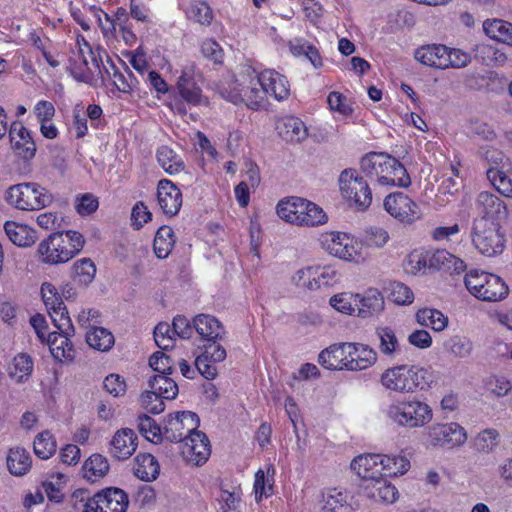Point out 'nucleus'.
<instances>
[{
  "instance_id": "nucleus-49",
  "label": "nucleus",
  "mask_w": 512,
  "mask_h": 512,
  "mask_svg": "<svg viewBox=\"0 0 512 512\" xmlns=\"http://www.w3.org/2000/svg\"><path fill=\"white\" fill-rule=\"evenodd\" d=\"M242 489L239 484H221L218 502L221 509L226 511H235L241 504Z\"/></svg>"
},
{
  "instance_id": "nucleus-30",
  "label": "nucleus",
  "mask_w": 512,
  "mask_h": 512,
  "mask_svg": "<svg viewBox=\"0 0 512 512\" xmlns=\"http://www.w3.org/2000/svg\"><path fill=\"white\" fill-rule=\"evenodd\" d=\"M353 496L343 488H327L322 492V512H352Z\"/></svg>"
},
{
  "instance_id": "nucleus-53",
  "label": "nucleus",
  "mask_w": 512,
  "mask_h": 512,
  "mask_svg": "<svg viewBox=\"0 0 512 512\" xmlns=\"http://www.w3.org/2000/svg\"><path fill=\"white\" fill-rule=\"evenodd\" d=\"M175 236L171 227L161 226L155 235L153 248L159 259L167 258L175 244Z\"/></svg>"
},
{
  "instance_id": "nucleus-25",
  "label": "nucleus",
  "mask_w": 512,
  "mask_h": 512,
  "mask_svg": "<svg viewBox=\"0 0 512 512\" xmlns=\"http://www.w3.org/2000/svg\"><path fill=\"white\" fill-rule=\"evenodd\" d=\"M362 488L364 495L375 503L390 505L399 498L396 486L384 477L363 483Z\"/></svg>"
},
{
  "instance_id": "nucleus-62",
  "label": "nucleus",
  "mask_w": 512,
  "mask_h": 512,
  "mask_svg": "<svg viewBox=\"0 0 512 512\" xmlns=\"http://www.w3.org/2000/svg\"><path fill=\"white\" fill-rule=\"evenodd\" d=\"M47 311L54 326L59 331L68 335H74V326L64 304L59 305V308L55 306L53 309H47Z\"/></svg>"
},
{
  "instance_id": "nucleus-61",
  "label": "nucleus",
  "mask_w": 512,
  "mask_h": 512,
  "mask_svg": "<svg viewBox=\"0 0 512 512\" xmlns=\"http://www.w3.org/2000/svg\"><path fill=\"white\" fill-rule=\"evenodd\" d=\"M388 298L400 306H408L414 301V293L405 284L401 282H392L387 288Z\"/></svg>"
},
{
  "instance_id": "nucleus-52",
  "label": "nucleus",
  "mask_w": 512,
  "mask_h": 512,
  "mask_svg": "<svg viewBox=\"0 0 512 512\" xmlns=\"http://www.w3.org/2000/svg\"><path fill=\"white\" fill-rule=\"evenodd\" d=\"M32 371V358L25 353H20L15 356L8 367L9 376L19 383L27 381Z\"/></svg>"
},
{
  "instance_id": "nucleus-54",
  "label": "nucleus",
  "mask_w": 512,
  "mask_h": 512,
  "mask_svg": "<svg viewBox=\"0 0 512 512\" xmlns=\"http://www.w3.org/2000/svg\"><path fill=\"white\" fill-rule=\"evenodd\" d=\"M186 17L200 25L208 26L213 20V11L204 1L193 0L185 7Z\"/></svg>"
},
{
  "instance_id": "nucleus-7",
  "label": "nucleus",
  "mask_w": 512,
  "mask_h": 512,
  "mask_svg": "<svg viewBox=\"0 0 512 512\" xmlns=\"http://www.w3.org/2000/svg\"><path fill=\"white\" fill-rule=\"evenodd\" d=\"M464 284L472 296L484 302L502 301L509 294V287L500 276L480 269L469 270Z\"/></svg>"
},
{
  "instance_id": "nucleus-42",
  "label": "nucleus",
  "mask_w": 512,
  "mask_h": 512,
  "mask_svg": "<svg viewBox=\"0 0 512 512\" xmlns=\"http://www.w3.org/2000/svg\"><path fill=\"white\" fill-rule=\"evenodd\" d=\"M317 291L333 287L341 282L342 275L335 264H313Z\"/></svg>"
},
{
  "instance_id": "nucleus-45",
  "label": "nucleus",
  "mask_w": 512,
  "mask_h": 512,
  "mask_svg": "<svg viewBox=\"0 0 512 512\" xmlns=\"http://www.w3.org/2000/svg\"><path fill=\"white\" fill-rule=\"evenodd\" d=\"M383 477H399L406 474L410 467V460L403 454H381Z\"/></svg>"
},
{
  "instance_id": "nucleus-60",
  "label": "nucleus",
  "mask_w": 512,
  "mask_h": 512,
  "mask_svg": "<svg viewBox=\"0 0 512 512\" xmlns=\"http://www.w3.org/2000/svg\"><path fill=\"white\" fill-rule=\"evenodd\" d=\"M138 429L143 437L152 443H159L164 439L163 428L150 416L140 415L138 417Z\"/></svg>"
},
{
  "instance_id": "nucleus-63",
  "label": "nucleus",
  "mask_w": 512,
  "mask_h": 512,
  "mask_svg": "<svg viewBox=\"0 0 512 512\" xmlns=\"http://www.w3.org/2000/svg\"><path fill=\"white\" fill-rule=\"evenodd\" d=\"M96 267L89 258L77 260L73 265V278L80 284L87 285L95 277Z\"/></svg>"
},
{
  "instance_id": "nucleus-13",
  "label": "nucleus",
  "mask_w": 512,
  "mask_h": 512,
  "mask_svg": "<svg viewBox=\"0 0 512 512\" xmlns=\"http://www.w3.org/2000/svg\"><path fill=\"white\" fill-rule=\"evenodd\" d=\"M99 62L100 59H98L84 36L77 35L67 66L73 78L84 83L91 82L93 76L92 69H99Z\"/></svg>"
},
{
  "instance_id": "nucleus-44",
  "label": "nucleus",
  "mask_w": 512,
  "mask_h": 512,
  "mask_svg": "<svg viewBox=\"0 0 512 512\" xmlns=\"http://www.w3.org/2000/svg\"><path fill=\"white\" fill-rule=\"evenodd\" d=\"M6 462L9 472L17 477L25 475L31 469L32 465L29 452L20 447L9 450Z\"/></svg>"
},
{
  "instance_id": "nucleus-2",
  "label": "nucleus",
  "mask_w": 512,
  "mask_h": 512,
  "mask_svg": "<svg viewBox=\"0 0 512 512\" xmlns=\"http://www.w3.org/2000/svg\"><path fill=\"white\" fill-rule=\"evenodd\" d=\"M321 249L329 256L355 266H364L371 260L368 247L354 235L330 230L321 232L318 236Z\"/></svg>"
},
{
  "instance_id": "nucleus-28",
  "label": "nucleus",
  "mask_w": 512,
  "mask_h": 512,
  "mask_svg": "<svg viewBox=\"0 0 512 512\" xmlns=\"http://www.w3.org/2000/svg\"><path fill=\"white\" fill-rule=\"evenodd\" d=\"M378 361V353L365 343L350 342V356L348 357V371L360 372L373 367Z\"/></svg>"
},
{
  "instance_id": "nucleus-58",
  "label": "nucleus",
  "mask_w": 512,
  "mask_h": 512,
  "mask_svg": "<svg viewBox=\"0 0 512 512\" xmlns=\"http://www.w3.org/2000/svg\"><path fill=\"white\" fill-rule=\"evenodd\" d=\"M168 375H155L149 380V387L155 389L158 395H162L166 400H172L178 395V386Z\"/></svg>"
},
{
  "instance_id": "nucleus-43",
  "label": "nucleus",
  "mask_w": 512,
  "mask_h": 512,
  "mask_svg": "<svg viewBox=\"0 0 512 512\" xmlns=\"http://www.w3.org/2000/svg\"><path fill=\"white\" fill-rule=\"evenodd\" d=\"M109 462L101 454H92L82 465V476L89 482H96L109 471Z\"/></svg>"
},
{
  "instance_id": "nucleus-46",
  "label": "nucleus",
  "mask_w": 512,
  "mask_h": 512,
  "mask_svg": "<svg viewBox=\"0 0 512 512\" xmlns=\"http://www.w3.org/2000/svg\"><path fill=\"white\" fill-rule=\"evenodd\" d=\"M299 217V226L301 227H317L328 222V216L325 211L317 204L304 199Z\"/></svg>"
},
{
  "instance_id": "nucleus-47",
  "label": "nucleus",
  "mask_w": 512,
  "mask_h": 512,
  "mask_svg": "<svg viewBox=\"0 0 512 512\" xmlns=\"http://www.w3.org/2000/svg\"><path fill=\"white\" fill-rule=\"evenodd\" d=\"M99 493L105 512H126L129 501L123 490L107 488Z\"/></svg>"
},
{
  "instance_id": "nucleus-39",
  "label": "nucleus",
  "mask_w": 512,
  "mask_h": 512,
  "mask_svg": "<svg viewBox=\"0 0 512 512\" xmlns=\"http://www.w3.org/2000/svg\"><path fill=\"white\" fill-rule=\"evenodd\" d=\"M416 322L423 327L432 329L434 332L444 331L449 324V319L440 310L435 308H421L415 314Z\"/></svg>"
},
{
  "instance_id": "nucleus-35",
  "label": "nucleus",
  "mask_w": 512,
  "mask_h": 512,
  "mask_svg": "<svg viewBox=\"0 0 512 512\" xmlns=\"http://www.w3.org/2000/svg\"><path fill=\"white\" fill-rule=\"evenodd\" d=\"M4 230L9 240L19 247L32 246L37 240V232L26 224L7 221Z\"/></svg>"
},
{
  "instance_id": "nucleus-38",
  "label": "nucleus",
  "mask_w": 512,
  "mask_h": 512,
  "mask_svg": "<svg viewBox=\"0 0 512 512\" xmlns=\"http://www.w3.org/2000/svg\"><path fill=\"white\" fill-rule=\"evenodd\" d=\"M303 205L304 198L297 196L285 197L277 203L276 214L284 222L299 226V217Z\"/></svg>"
},
{
  "instance_id": "nucleus-15",
  "label": "nucleus",
  "mask_w": 512,
  "mask_h": 512,
  "mask_svg": "<svg viewBox=\"0 0 512 512\" xmlns=\"http://www.w3.org/2000/svg\"><path fill=\"white\" fill-rule=\"evenodd\" d=\"M199 426L197 414L191 411H182L169 414L164 421V439L170 442H181L186 435L195 432Z\"/></svg>"
},
{
  "instance_id": "nucleus-11",
  "label": "nucleus",
  "mask_w": 512,
  "mask_h": 512,
  "mask_svg": "<svg viewBox=\"0 0 512 512\" xmlns=\"http://www.w3.org/2000/svg\"><path fill=\"white\" fill-rule=\"evenodd\" d=\"M341 196L351 208L364 211L372 203V192L367 181L357 170L349 168L341 172L339 179Z\"/></svg>"
},
{
  "instance_id": "nucleus-57",
  "label": "nucleus",
  "mask_w": 512,
  "mask_h": 512,
  "mask_svg": "<svg viewBox=\"0 0 512 512\" xmlns=\"http://www.w3.org/2000/svg\"><path fill=\"white\" fill-rule=\"evenodd\" d=\"M475 55L484 64L489 66L503 65L507 60V56L502 50L486 43L476 46Z\"/></svg>"
},
{
  "instance_id": "nucleus-16",
  "label": "nucleus",
  "mask_w": 512,
  "mask_h": 512,
  "mask_svg": "<svg viewBox=\"0 0 512 512\" xmlns=\"http://www.w3.org/2000/svg\"><path fill=\"white\" fill-rule=\"evenodd\" d=\"M477 216L473 221L484 220L490 224H502L508 217V209L504 201L495 194L482 191L475 200Z\"/></svg>"
},
{
  "instance_id": "nucleus-41",
  "label": "nucleus",
  "mask_w": 512,
  "mask_h": 512,
  "mask_svg": "<svg viewBox=\"0 0 512 512\" xmlns=\"http://www.w3.org/2000/svg\"><path fill=\"white\" fill-rule=\"evenodd\" d=\"M485 34L492 40L512 46V23L502 19H487L483 22Z\"/></svg>"
},
{
  "instance_id": "nucleus-32",
  "label": "nucleus",
  "mask_w": 512,
  "mask_h": 512,
  "mask_svg": "<svg viewBox=\"0 0 512 512\" xmlns=\"http://www.w3.org/2000/svg\"><path fill=\"white\" fill-rule=\"evenodd\" d=\"M446 45L429 44L417 48L414 58L424 66L444 70Z\"/></svg>"
},
{
  "instance_id": "nucleus-3",
  "label": "nucleus",
  "mask_w": 512,
  "mask_h": 512,
  "mask_svg": "<svg viewBox=\"0 0 512 512\" xmlns=\"http://www.w3.org/2000/svg\"><path fill=\"white\" fill-rule=\"evenodd\" d=\"M360 168L381 186L407 187L411 183L406 168L386 153L366 154L360 161Z\"/></svg>"
},
{
  "instance_id": "nucleus-24",
  "label": "nucleus",
  "mask_w": 512,
  "mask_h": 512,
  "mask_svg": "<svg viewBox=\"0 0 512 512\" xmlns=\"http://www.w3.org/2000/svg\"><path fill=\"white\" fill-rule=\"evenodd\" d=\"M138 447V436L130 428L118 429L109 443V453L118 460L130 458Z\"/></svg>"
},
{
  "instance_id": "nucleus-23",
  "label": "nucleus",
  "mask_w": 512,
  "mask_h": 512,
  "mask_svg": "<svg viewBox=\"0 0 512 512\" xmlns=\"http://www.w3.org/2000/svg\"><path fill=\"white\" fill-rule=\"evenodd\" d=\"M378 352L387 359L394 360L404 352V344L395 328L389 325L376 327Z\"/></svg>"
},
{
  "instance_id": "nucleus-21",
  "label": "nucleus",
  "mask_w": 512,
  "mask_h": 512,
  "mask_svg": "<svg viewBox=\"0 0 512 512\" xmlns=\"http://www.w3.org/2000/svg\"><path fill=\"white\" fill-rule=\"evenodd\" d=\"M357 317L368 319L380 316L386 307L382 292L376 287H368L362 293H356Z\"/></svg>"
},
{
  "instance_id": "nucleus-33",
  "label": "nucleus",
  "mask_w": 512,
  "mask_h": 512,
  "mask_svg": "<svg viewBox=\"0 0 512 512\" xmlns=\"http://www.w3.org/2000/svg\"><path fill=\"white\" fill-rule=\"evenodd\" d=\"M275 468L268 464L257 470L254 476L253 491L255 501L262 502L263 499L271 497L274 493Z\"/></svg>"
},
{
  "instance_id": "nucleus-34",
  "label": "nucleus",
  "mask_w": 512,
  "mask_h": 512,
  "mask_svg": "<svg viewBox=\"0 0 512 512\" xmlns=\"http://www.w3.org/2000/svg\"><path fill=\"white\" fill-rule=\"evenodd\" d=\"M193 328L201 336V338L216 343L217 339H221L225 333L222 324L214 316L207 314L197 315L193 319Z\"/></svg>"
},
{
  "instance_id": "nucleus-37",
  "label": "nucleus",
  "mask_w": 512,
  "mask_h": 512,
  "mask_svg": "<svg viewBox=\"0 0 512 512\" xmlns=\"http://www.w3.org/2000/svg\"><path fill=\"white\" fill-rule=\"evenodd\" d=\"M133 472L137 478L150 482L159 476L160 465L152 454L141 453L134 459Z\"/></svg>"
},
{
  "instance_id": "nucleus-56",
  "label": "nucleus",
  "mask_w": 512,
  "mask_h": 512,
  "mask_svg": "<svg viewBox=\"0 0 512 512\" xmlns=\"http://www.w3.org/2000/svg\"><path fill=\"white\" fill-rule=\"evenodd\" d=\"M356 293L340 292L329 299V305L337 312L347 316H357Z\"/></svg>"
},
{
  "instance_id": "nucleus-4",
  "label": "nucleus",
  "mask_w": 512,
  "mask_h": 512,
  "mask_svg": "<svg viewBox=\"0 0 512 512\" xmlns=\"http://www.w3.org/2000/svg\"><path fill=\"white\" fill-rule=\"evenodd\" d=\"M384 413L392 424L406 429L424 428L434 417L432 407L415 397L392 401Z\"/></svg>"
},
{
  "instance_id": "nucleus-9",
  "label": "nucleus",
  "mask_w": 512,
  "mask_h": 512,
  "mask_svg": "<svg viewBox=\"0 0 512 512\" xmlns=\"http://www.w3.org/2000/svg\"><path fill=\"white\" fill-rule=\"evenodd\" d=\"M194 67L187 66L182 70L176 83L175 93H170L167 106L181 116L187 114V105H206L207 99L202 95L201 88L193 79Z\"/></svg>"
},
{
  "instance_id": "nucleus-40",
  "label": "nucleus",
  "mask_w": 512,
  "mask_h": 512,
  "mask_svg": "<svg viewBox=\"0 0 512 512\" xmlns=\"http://www.w3.org/2000/svg\"><path fill=\"white\" fill-rule=\"evenodd\" d=\"M279 135L286 141L300 142L307 137L304 122L293 116L284 117L277 126Z\"/></svg>"
},
{
  "instance_id": "nucleus-64",
  "label": "nucleus",
  "mask_w": 512,
  "mask_h": 512,
  "mask_svg": "<svg viewBox=\"0 0 512 512\" xmlns=\"http://www.w3.org/2000/svg\"><path fill=\"white\" fill-rule=\"evenodd\" d=\"M327 103L332 112L338 113L343 118H348L353 114V107L349 99L337 91L328 94Z\"/></svg>"
},
{
  "instance_id": "nucleus-18",
  "label": "nucleus",
  "mask_w": 512,
  "mask_h": 512,
  "mask_svg": "<svg viewBox=\"0 0 512 512\" xmlns=\"http://www.w3.org/2000/svg\"><path fill=\"white\" fill-rule=\"evenodd\" d=\"M181 443V455L186 462L195 466L206 463L211 449L209 439L203 432L196 430L186 435Z\"/></svg>"
},
{
  "instance_id": "nucleus-36",
  "label": "nucleus",
  "mask_w": 512,
  "mask_h": 512,
  "mask_svg": "<svg viewBox=\"0 0 512 512\" xmlns=\"http://www.w3.org/2000/svg\"><path fill=\"white\" fill-rule=\"evenodd\" d=\"M429 267L450 273H460L465 270V262L447 250H436L429 255Z\"/></svg>"
},
{
  "instance_id": "nucleus-55",
  "label": "nucleus",
  "mask_w": 512,
  "mask_h": 512,
  "mask_svg": "<svg viewBox=\"0 0 512 512\" xmlns=\"http://www.w3.org/2000/svg\"><path fill=\"white\" fill-rule=\"evenodd\" d=\"M159 165L169 174H177L184 169L182 158L168 146H162L157 150Z\"/></svg>"
},
{
  "instance_id": "nucleus-22",
  "label": "nucleus",
  "mask_w": 512,
  "mask_h": 512,
  "mask_svg": "<svg viewBox=\"0 0 512 512\" xmlns=\"http://www.w3.org/2000/svg\"><path fill=\"white\" fill-rule=\"evenodd\" d=\"M226 350L218 343H209L205 345L204 351L195 359V366L198 372L206 379L212 380L217 374V363L225 360Z\"/></svg>"
},
{
  "instance_id": "nucleus-50",
  "label": "nucleus",
  "mask_w": 512,
  "mask_h": 512,
  "mask_svg": "<svg viewBox=\"0 0 512 512\" xmlns=\"http://www.w3.org/2000/svg\"><path fill=\"white\" fill-rule=\"evenodd\" d=\"M87 344L98 351H108L114 345L115 339L113 334L106 328L92 326L86 333Z\"/></svg>"
},
{
  "instance_id": "nucleus-27",
  "label": "nucleus",
  "mask_w": 512,
  "mask_h": 512,
  "mask_svg": "<svg viewBox=\"0 0 512 512\" xmlns=\"http://www.w3.org/2000/svg\"><path fill=\"white\" fill-rule=\"evenodd\" d=\"M349 356L350 342L335 343L320 352L318 362L329 370L348 371Z\"/></svg>"
},
{
  "instance_id": "nucleus-51",
  "label": "nucleus",
  "mask_w": 512,
  "mask_h": 512,
  "mask_svg": "<svg viewBox=\"0 0 512 512\" xmlns=\"http://www.w3.org/2000/svg\"><path fill=\"white\" fill-rule=\"evenodd\" d=\"M68 481V476L59 471H52L49 473L46 481L43 482L42 487L48 499L55 503H60L63 500L62 490Z\"/></svg>"
},
{
  "instance_id": "nucleus-5",
  "label": "nucleus",
  "mask_w": 512,
  "mask_h": 512,
  "mask_svg": "<svg viewBox=\"0 0 512 512\" xmlns=\"http://www.w3.org/2000/svg\"><path fill=\"white\" fill-rule=\"evenodd\" d=\"M84 236L74 230L52 233L37 248L40 260L49 265L66 263L84 247Z\"/></svg>"
},
{
  "instance_id": "nucleus-1",
  "label": "nucleus",
  "mask_w": 512,
  "mask_h": 512,
  "mask_svg": "<svg viewBox=\"0 0 512 512\" xmlns=\"http://www.w3.org/2000/svg\"><path fill=\"white\" fill-rule=\"evenodd\" d=\"M381 387L400 395L427 392L436 384L434 371L419 363H400L387 367L379 376Z\"/></svg>"
},
{
  "instance_id": "nucleus-20",
  "label": "nucleus",
  "mask_w": 512,
  "mask_h": 512,
  "mask_svg": "<svg viewBox=\"0 0 512 512\" xmlns=\"http://www.w3.org/2000/svg\"><path fill=\"white\" fill-rule=\"evenodd\" d=\"M11 149L21 159L28 161L36 154V143L31 131L20 121H13L8 130Z\"/></svg>"
},
{
  "instance_id": "nucleus-59",
  "label": "nucleus",
  "mask_w": 512,
  "mask_h": 512,
  "mask_svg": "<svg viewBox=\"0 0 512 512\" xmlns=\"http://www.w3.org/2000/svg\"><path fill=\"white\" fill-rule=\"evenodd\" d=\"M56 447V441L49 431L39 433L34 439V453L41 459H49L56 452Z\"/></svg>"
},
{
  "instance_id": "nucleus-10",
  "label": "nucleus",
  "mask_w": 512,
  "mask_h": 512,
  "mask_svg": "<svg viewBox=\"0 0 512 512\" xmlns=\"http://www.w3.org/2000/svg\"><path fill=\"white\" fill-rule=\"evenodd\" d=\"M466 429L457 422H439L429 426L423 433V445L427 449H456L465 445Z\"/></svg>"
},
{
  "instance_id": "nucleus-12",
  "label": "nucleus",
  "mask_w": 512,
  "mask_h": 512,
  "mask_svg": "<svg viewBox=\"0 0 512 512\" xmlns=\"http://www.w3.org/2000/svg\"><path fill=\"white\" fill-rule=\"evenodd\" d=\"M471 237L477 251L487 257L500 255L506 246V235L500 223L473 221Z\"/></svg>"
},
{
  "instance_id": "nucleus-31",
  "label": "nucleus",
  "mask_w": 512,
  "mask_h": 512,
  "mask_svg": "<svg viewBox=\"0 0 512 512\" xmlns=\"http://www.w3.org/2000/svg\"><path fill=\"white\" fill-rule=\"evenodd\" d=\"M72 335L51 332L47 335L46 343L53 358L59 362H70L74 359L75 351L70 340Z\"/></svg>"
},
{
  "instance_id": "nucleus-6",
  "label": "nucleus",
  "mask_w": 512,
  "mask_h": 512,
  "mask_svg": "<svg viewBox=\"0 0 512 512\" xmlns=\"http://www.w3.org/2000/svg\"><path fill=\"white\" fill-rule=\"evenodd\" d=\"M257 71L246 66L236 75L235 79L220 91L223 98L234 104H245L257 110L264 104V92L258 88Z\"/></svg>"
},
{
  "instance_id": "nucleus-19",
  "label": "nucleus",
  "mask_w": 512,
  "mask_h": 512,
  "mask_svg": "<svg viewBox=\"0 0 512 512\" xmlns=\"http://www.w3.org/2000/svg\"><path fill=\"white\" fill-rule=\"evenodd\" d=\"M260 89L264 92V101L271 97L276 101H284L290 96V83L286 76L274 69L257 72Z\"/></svg>"
},
{
  "instance_id": "nucleus-17",
  "label": "nucleus",
  "mask_w": 512,
  "mask_h": 512,
  "mask_svg": "<svg viewBox=\"0 0 512 512\" xmlns=\"http://www.w3.org/2000/svg\"><path fill=\"white\" fill-rule=\"evenodd\" d=\"M384 208L390 216L405 224L421 218L420 207L403 192L389 194L384 200Z\"/></svg>"
},
{
  "instance_id": "nucleus-48",
  "label": "nucleus",
  "mask_w": 512,
  "mask_h": 512,
  "mask_svg": "<svg viewBox=\"0 0 512 512\" xmlns=\"http://www.w3.org/2000/svg\"><path fill=\"white\" fill-rule=\"evenodd\" d=\"M445 351L452 357L466 359L471 357L474 345L470 338L463 335H454L444 341Z\"/></svg>"
},
{
  "instance_id": "nucleus-8",
  "label": "nucleus",
  "mask_w": 512,
  "mask_h": 512,
  "mask_svg": "<svg viewBox=\"0 0 512 512\" xmlns=\"http://www.w3.org/2000/svg\"><path fill=\"white\" fill-rule=\"evenodd\" d=\"M6 202L21 211H38L49 206L53 197L37 182H23L10 186L5 192Z\"/></svg>"
},
{
  "instance_id": "nucleus-26",
  "label": "nucleus",
  "mask_w": 512,
  "mask_h": 512,
  "mask_svg": "<svg viewBox=\"0 0 512 512\" xmlns=\"http://www.w3.org/2000/svg\"><path fill=\"white\" fill-rule=\"evenodd\" d=\"M158 204L167 216H175L182 207L183 197L180 189L170 180L159 181L157 187Z\"/></svg>"
},
{
  "instance_id": "nucleus-29",
  "label": "nucleus",
  "mask_w": 512,
  "mask_h": 512,
  "mask_svg": "<svg viewBox=\"0 0 512 512\" xmlns=\"http://www.w3.org/2000/svg\"><path fill=\"white\" fill-rule=\"evenodd\" d=\"M381 454L368 453L355 457L351 469L363 479V483L383 477Z\"/></svg>"
},
{
  "instance_id": "nucleus-14",
  "label": "nucleus",
  "mask_w": 512,
  "mask_h": 512,
  "mask_svg": "<svg viewBox=\"0 0 512 512\" xmlns=\"http://www.w3.org/2000/svg\"><path fill=\"white\" fill-rule=\"evenodd\" d=\"M480 154L491 165L486 172L490 183L503 196L512 198V179L504 171L511 166L509 158L500 150L490 146H483Z\"/></svg>"
}]
</instances>
